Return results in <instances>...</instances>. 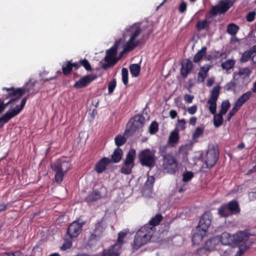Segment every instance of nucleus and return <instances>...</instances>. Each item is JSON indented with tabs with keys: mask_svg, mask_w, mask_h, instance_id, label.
Returning <instances> with one entry per match:
<instances>
[{
	"mask_svg": "<svg viewBox=\"0 0 256 256\" xmlns=\"http://www.w3.org/2000/svg\"><path fill=\"white\" fill-rule=\"evenodd\" d=\"M236 84L234 80H232L229 83H228L224 86L226 90H234L236 87Z\"/></svg>",
	"mask_w": 256,
	"mask_h": 256,
	"instance_id": "nucleus-55",
	"label": "nucleus"
},
{
	"mask_svg": "<svg viewBox=\"0 0 256 256\" xmlns=\"http://www.w3.org/2000/svg\"><path fill=\"white\" fill-rule=\"evenodd\" d=\"M110 162V160L108 158H102L96 165V170L98 173H102L106 170V166Z\"/></svg>",
	"mask_w": 256,
	"mask_h": 256,
	"instance_id": "nucleus-25",
	"label": "nucleus"
},
{
	"mask_svg": "<svg viewBox=\"0 0 256 256\" xmlns=\"http://www.w3.org/2000/svg\"><path fill=\"white\" fill-rule=\"evenodd\" d=\"M214 83V80L212 78H210L206 82V85L208 86H212Z\"/></svg>",
	"mask_w": 256,
	"mask_h": 256,
	"instance_id": "nucleus-63",
	"label": "nucleus"
},
{
	"mask_svg": "<svg viewBox=\"0 0 256 256\" xmlns=\"http://www.w3.org/2000/svg\"><path fill=\"white\" fill-rule=\"evenodd\" d=\"M220 242L222 243L221 238H220L218 237H214L209 239L206 242L204 248H200L198 250V254H200L205 250H214L216 246L218 245Z\"/></svg>",
	"mask_w": 256,
	"mask_h": 256,
	"instance_id": "nucleus-18",
	"label": "nucleus"
},
{
	"mask_svg": "<svg viewBox=\"0 0 256 256\" xmlns=\"http://www.w3.org/2000/svg\"><path fill=\"white\" fill-rule=\"evenodd\" d=\"M230 106V104L228 100H225L222 102L220 106V110L219 112L224 115L226 114Z\"/></svg>",
	"mask_w": 256,
	"mask_h": 256,
	"instance_id": "nucleus-38",
	"label": "nucleus"
},
{
	"mask_svg": "<svg viewBox=\"0 0 256 256\" xmlns=\"http://www.w3.org/2000/svg\"><path fill=\"white\" fill-rule=\"evenodd\" d=\"M116 86V79H113V80L111 82H110L108 84V93L112 94Z\"/></svg>",
	"mask_w": 256,
	"mask_h": 256,
	"instance_id": "nucleus-54",
	"label": "nucleus"
},
{
	"mask_svg": "<svg viewBox=\"0 0 256 256\" xmlns=\"http://www.w3.org/2000/svg\"><path fill=\"white\" fill-rule=\"evenodd\" d=\"M194 68V65L192 62L188 59L184 60L182 63V68L180 69L181 76L186 78Z\"/></svg>",
	"mask_w": 256,
	"mask_h": 256,
	"instance_id": "nucleus-19",
	"label": "nucleus"
},
{
	"mask_svg": "<svg viewBox=\"0 0 256 256\" xmlns=\"http://www.w3.org/2000/svg\"><path fill=\"white\" fill-rule=\"evenodd\" d=\"M252 56V54L250 50L244 52L241 58L240 61L243 62H248Z\"/></svg>",
	"mask_w": 256,
	"mask_h": 256,
	"instance_id": "nucleus-49",
	"label": "nucleus"
},
{
	"mask_svg": "<svg viewBox=\"0 0 256 256\" xmlns=\"http://www.w3.org/2000/svg\"><path fill=\"white\" fill-rule=\"evenodd\" d=\"M210 70L209 66H202L200 68V72L198 73V81L199 82H204L206 77L207 76L208 72Z\"/></svg>",
	"mask_w": 256,
	"mask_h": 256,
	"instance_id": "nucleus-28",
	"label": "nucleus"
},
{
	"mask_svg": "<svg viewBox=\"0 0 256 256\" xmlns=\"http://www.w3.org/2000/svg\"><path fill=\"white\" fill-rule=\"evenodd\" d=\"M250 234L246 232H239L233 236L228 233L224 232L221 235L222 244L224 245L230 244L232 242L240 243L247 241Z\"/></svg>",
	"mask_w": 256,
	"mask_h": 256,
	"instance_id": "nucleus-6",
	"label": "nucleus"
},
{
	"mask_svg": "<svg viewBox=\"0 0 256 256\" xmlns=\"http://www.w3.org/2000/svg\"><path fill=\"white\" fill-rule=\"evenodd\" d=\"M122 80L125 86L128 83V70L126 68H122Z\"/></svg>",
	"mask_w": 256,
	"mask_h": 256,
	"instance_id": "nucleus-46",
	"label": "nucleus"
},
{
	"mask_svg": "<svg viewBox=\"0 0 256 256\" xmlns=\"http://www.w3.org/2000/svg\"><path fill=\"white\" fill-rule=\"evenodd\" d=\"M140 66L139 64H132L130 66V70L131 74L134 77L139 76L140 70Z\"/></svg>",
	"mask_w": 256,
	"mask_h": 256,
	"instance_id": "nucleus-31",
	"label": "nucleus"
},
{
	"mask_svg": "<svg viewBox=\"0 0 256 256\" xmlns=\"http://www.w3.org/2000/svg\"><path fill=\"white\" fill-rule=\"evenodd\" d=\"M220 88L221 87L218 85L214 86L212 90L210 98L207 102V104L209 105L210 112L212 114L216 113V101L220 95Z\"/></svg>",
	"mask_w": 256,
	"mask_h": 256,
	"instance_id": "nucleus-13",
	"label": "nucleus"
},
{
	"mask_svg": "<svg viewBox=\"0 0 256 256\" xmlns=\"http://www.w3.org/2000/svg\"><path fill=\"white\" fill-rule=\"evenodd\" d=\"M116 144L118 146H120L125 144L126 142V138L123 136L118 135L114 138Z\"/></svg>",
	"mask_w": 256,
	"mask_h": 256,
	"instance_id": "nucleus-41",
	"label": "nucleus"
},
{
	"mask_svg": "<svg viewBox=\"0 0 256 256\" xmlns=\"http://www.w3.org/2000/svg\"><path fill=\"white\" fill-rule=\"evenodd\" d=\"M145 123V118L142 115L138 114L134 118L132 122H130L129 128L125 130L124 134L127 136L133 134L137 130L142 128Z\"/></svg>",
	"mask_w": 256,
	"mask_h": 256,
	"instance_id": "nucleus-11",
	"label": "nucleus"
},
{
	"mask_svg": "<svg viewBox=\"0 0 256 256\" xmlns=\"http://www.w3.org/2000/svg\"><path fill=\"white\" fill-rule=\"evenodd\" d=\"M232 6V2L221 0L216 5L212 6L209 12L212 16H216L218 14H224Z\"/></svg>",
	"mask_w": 256,
	"mask_h": 256,
	"instance_id": "nucleus-14",
	"label": "nucleus"
},
{
	"mask_svg": "<svg viewBox=\"0 0 256 256\" xmlns=\"http://www.w3.org/2000/svg\"><path fill=\"white\" fill-rule=\"evenodd\" d=\"M8 96H16V98H12L8 102L4 104V109L6 108V106H8L9 104L16 102L17 101L20 99V97H18V95H14L13 94V92L11 94H8Z\"/></svg>",
	"mask_w": 256,
	"mask_h": 256,
	"instance_id": "nucleus-53",
	"label": "nucleus"
},
{
	"mask_svg": "<svg viewBox=\"0 0 256 256\" xmlns=\"http://www.w3.org/2000/svg\"><path fill=\"white\" fill-rule=\"evenodd\" d=\"M84 224L85 222H78L74 221L72 222L68 228V235L70 238L77 237L81 232L82 227Z\"/></svg>",
	"mask_w": 256,
	"mask_h": 256,
	"instance_id": "nucleus-17",
	"label": "nucleus"
},
{
	"mask_svg": "<svg viewBox=\"0 0 256 256\" xmlns=\"http://www.w3.org/2000/svg\"><path fill=\"white\" fill-rule=\"evenodd\" d=\"M198 108L196 105H194L187 109V112L190 114H194L197 111Z\"/></svg>",
	"mask_w": 256,
	"mask_h": 256,
	"instance_id": "nucleus-58",
	"label": "nucleus"
},
{
	"mask_svg": "<svg viewBox=\"0 0 256 256\" xmlns=\"http://www.w3.org/2000/svg\"><path fill=\"white\" fill-rule=\"evenodd\" d=\"M28 96L24 98L20 103V106H16V109L8 110L4 115L0 118V128L4 124L8 122L10 120L18 114L24 108Z\"/></svg>",
	"mask_w": 256,
	"mask_h": 256,
	"instance_id": "nucleus-9",
	"label": "nucleus"
},
{
	"mask_svg": "<svg viewBox=\"0 0 256 256\" xmlns=\"http://www.w3.org/2000/svg\"><path fill=\"white\" fill-rule=\"evenodd\" d=\"M106 228V224L102 220L97 222L94 226V229L90 232L88 242L93 244L98 242L103 236Z\"/></svg>",
	"mask_w": 256,
	"mask_h": 256,
	"instance_id": "nucleus-10",
	"label": "nucleus"
},
{
	"mask_svg": "<svg viewBox=\"0 0 256 256\" xmlns=\"http://www.w3.org/2000/svg\"><path fill=\"white\" fill-rule=\"evenodd\" d=\"M186 121L184 119L178 120L176 124V128L174 129H178V132L180 130H184L186 128Z\"/></svg>",
	"mask_w": 256,
	"mask_h": 256,
	"instance_id": "nucleus-42",
	"label": "nucleus"
},
{
	"mask_svg": "<svg viewBox=\"0 0 256 256\" xmlns=\"http://www.w3.org/2000/svg\"><path fill=\"white\" fill-rule=\"evenodd\" d=\"M122 39H119L115 42L114 45L106 52V56L104 57V63L102 64V68L106 70L107 68L113 66L120 58H116L117 50L118 46L122 43Z\"/></svg>",
	"mask_w": 256,
	"mask_h": 256,
	"instance_id": "nucleus-5",
	"label": "nucleus"
},
{
	"mask_svg": "<svg viewBox=\"0 0 256 256\" xmlns=\"http://www.w3.org/2000/svg\"><path fill=\"white\" fill-rule=\"evenodd\" d=\"M71 164L66 158H60L56 160L52 165L55 172L54 180L58 183H60L64 180V176L70 168Z\"/></svg>",
	"mask_w": 256,
	"mask_h": 256,
	"instance_id": "nucleus-3",
	"label": "nucleus"
},
{
	"mask_svg": "<svg viewBox=\"0 0 256 256\" xmlns=\"http://www.w3.org/2000/svg\"><path fill=\"white\" fill-rule=\"evenodd\" d=\"M167 148H168V145L161 146L159 148V152L162 158H163L164 156L167 155V154H166Z\"/></svg>",
	"mask_w": 256,
	"mask_h": 256,
	"instance_id": "nucleus-57",
	"label": "nucleus"
},
{
	"mask_svg": "<svg viewBox=\"0 0 256 256\" xmlns=\"http://www.w3.org/2000/svg\"><path fill=\"white\" fill-rule=\"evenodd\" d=\"M154 182V176H149L146 182L144 188L146 190H150L153 186Z\"/></svg>",
	"mask_w": 256,
	"mask_h": 256,
	"instance_id": "nucleus-40",
	"label": "nucleus"
},
{
	"mask_svg": "<svg viewBox=\"0 0 256 256\" xmlns=\"http://www.w3.org/2000/svg\"><path fill=\"white\" fill-rule=\"evenodd\" d=\"M204 129L200 127L196 128L194 130L192 138L194 140L198 139L200 136L203 134Z\"/></svg>",
	"mask_w": 256,
	"mask_h": 256,
	"instance_id": "nucleus-44",
	"label": "nucleus"
},
{
	"mask_svg": "<svg viewBox=\"0 0 256 256\" xmlns=\"http://www.w3.org/2000/svg\"><path fill=\"white\" fill-rule=\"evenodd\" d=\"M194 98V96L186 94L184 96V100L186 103H191Z\"/></svg>",
	"mask_w": 256,
	"mask_h": 256,
	"instance_id": "nucleus-60",
	"label": "nucleus"
},
{
	"mask_svg": "<svg viewBox=\"0 0 256 256\" xmlns=\"http://www.w3.org/2000/svg\"><path fill=\"white\" fill-rule=\"evenodd\" d=\"M7 205L4 204H0V212L4 210L6 208Z\"/></svg>",
	"mask_w": 256,
	"mask_h": 256,
	"instance_id": "nucleus-64",
	"label": "nucleus"
},
{
	"mask_svg": "<svg viewBox=\"0 0 256 256\" xmlns=\"http://www.w3.org/2000/svg\"><path fill=\"white\" fill-rule=\"evenodd\" d=\"M197 121V118L194 116H192L190 118L189 120V124L192 126H195Z\"/></svg>",
	"mask_w": 256,
	"mask_h": 256,
	"instance_id": "nucleus-62",
	"label": "nucleus"
},
{
	"mask_svg": "<svg viewBox=\"0 0 256 256\" xmlns=\"http://www.w3.org/2000/svg\"><path fill=\"white\" fill-rule=\"evenodd\" d=\"M256 14V13L255 12H249L246 16L247 20L249 22L253 21L254 19Z\"/></svg>",
	"mask_w": 256,
	"mask_h": 256,
	"instance_id": "nucleus-59",
	"label": "nucleus"
},
{
	"mask_svg": "<svg viewBox=\"0 0 256 256\" xmlns=\"http://www.w3.org/2000/svg\"><path fill=\"white\" fill-rule=\"evenodd\" d=\"M158 124L156 122H153L149 127V132L151 134H154L158 131Z\"/></svg>",
	"mask_w": 256,
	"mask_h": 256,
	"instance_id": "nucleus-47",
	"label": "nucleus"
},
{
	"mask_svg": "<svg viewBox=\"0 0 256 256\" xmlns=\"http://www.w3.org/2000/svg\"><path fill=\"white\" fill-rule=\"evenodd\" d=\"M80 64L85 69L88 71H91L92 70V68L90 62L86 59H84L79 62Z\"/></svg>",
	"mask_w": 256,
	"mask_h": 256,
	"instance_id": "nucleus-50",
	"label": "nucleus"
},
{
	"mask_svg": "<svg viewBox=\"0 0 256 256\" xmlns=\"http://www.w3.org/2000/svg\"><path fill=\"white\" fill-rule=\"evenodd\" d=\"M161 167L164 172L170 174H175L178 170V163L177 158L172 154L163 156Z\"/></svg>",
	"mask_w": 256,
	"mask_h": 256,
	"instance_id": "nucleus-4",
	"label": "nucleus"
},
{
	"mask_svg": "<svg viewBox=\"0 0 256 256\" xmlns=\"http://www.w3.org/2000/svg\"><path fill=\"white\" fill-rule=\"evenodd\" d=\"M218 212L221 217L226 218L230 216V213H229L226 204L222 205L218 208Z\"/></svg>",
	"mask_w": 256,
	"mask_h": 256,
	"instance_id": "nucleus-32",
	"label": "nucleus"
},
{
	"mask_svg": "<svg viewBox=\"0 0 256 256\" xmlns=\"http://www.w3.org/2000/svg\"><path fill=\"white\" fill-rule=\"evenodd\" d=\"M251 72L252 71L249 68H240L238 72L237 73V74L240 76H244V78H246L247 80H248L249 76L251 74Z\"/></svg>",
	"mask_w": 256,
	"mask_h": 256,
	"instance_id": "nucleus-39",
	"label": "nucleus"
},
{
	"mask_svg": "<svg viewBox=\"0 0 256 256\" xmlns=\"http://www.w3.org/2000/svg\"><path fill=\"white\" fill-rule=\"evenodd\" d=\"M194 176V174L191 172H188L183 174L182 180L184 182L190 181Z\"/></svg>",
	"mask_w": 256,
	"mask_h": 256,
	"instance_id": "nucleus-51",
	"label": "nucleus"
},
{
	"mask_svg": "<svg viewBox=\"0 0 256 256\" xmlns=\"http://www.w3.org/2000/svg\"><path fill=\"white\" fill-rule=\"evenodd\" d=\"M136 154V150L130 149L128 152L124 163L120 169V172L125 174L132 172V168L134 166V160Z\"/></svg>",
	"mask_w": 256,
	"mask_h": 256,
	"instance_id": "nucleus-12",
	"label": "nucleus"
},
{
	"mask_svg": "<svg viewBox=\"0 0 256 256\" xmlns=\"http://www.w3.org/2000/svg\"><path fill=\"white\" fill-rule=\"evenodd\" d=\"M122 151L121 148H117L114 151V154L111 156L110 162L115 163L119 162L122 158Z\"/></svg>",
	"mask_w": 256,
	"mask_h": 256,
	"instance_id": "nucleus-27",
	"label": "nucleus"
},
{
	"mask_svg": "<svg viewBox=\"0 0 256 256\" xmlns=\"http://www.w3.org/2000/svg\"><path fill=\"white\" fill-rule=\"evenodd\" d=\"M128 232L126 230L120 232L118 233V236L117 240V242L116 244H120L121 247L124 242V238L126 236Z\"/></svg>",
	"mask_w": 256,
	"mask_h": 256,
	"instance_id": "nucleus-45",
	"label": "nucleus"
},
{
	"mask_svg": "<svg viewBox=\"0 0 256 256\" xmlns=\"http://www.w3.org/2000/svg\"><path fill=\"white\" fill-rule=\"evenodd\" d=\"M72 64L70 62H68L66 65L62 66V70L63 74L65 75L70 74L72 70Z\"/></svg>",
	"mask_w": 256,
	"mask_h": 256,
	"instance_id": "nucleus-43",
	"label": "nucleus"
},
{
	"mask_svg": "<svg viewBox=\"0 0 256 256\" xmlns=\"http://www.w3.org/2000/svg\"><path fill=\"white\" fill-rule=\"evenodd\" d=\"M142 32V30L139 23H135L126 30L124 36H128L130 38L126 43L124 50L121 54L124 52L131 51L138 45L140 40H136V38Z\"/></svg>",
	"mask_w": 256,
	"mask_h": 256,
	"instance_id": "nucleus-1",
	"label": "nucleus"
},
{
	"mask_svg": "<svg viewBox=\"0 0 256 256\" xmlns=\"http://www.w3.org/2000/svg\"><path fill=\"white\" fill-rule=\"evenodd\" d=\"M187 4L186 2L182 1L178 7V11L180 13H184L186 9Z\"/></svg>",
	"mask_w": 256,
	"mask_h": 256,
	"instance_id": "nucleus-56",
	"label": "nucleus"
},
{
	"mask_svg": "<svg viewBox=\"0 0 256 256\" xmlns=\"http://www.w3.org/2000/svg\"><path fill=\"white\" fill-rule=\"evenodd\" d=\"M228 208L230 216L232 214H236L240 212V208L238 202L236 200H233L226 204Z\"/></svg>",
	"mask_w": 256,
	"mask_h": 256,
	"instance_id": "nucleus-23",
	"label": "nucleus"
},
{
	"mask_svg": "<svg viewBox=\"0 0 256 256\" xmlns=\"http://www.w3.org/2000/svg\"><path fill=\"white\" fill-rule=\"evenodd\" d=\"M72 246V242L70 240H66L64 244L60 246V250H65L70 248Z\"/></svg>",
	"mask_w": 256,
	"mask_h": 256,
	"instance_id": "nucleus-52",
	"label": "nucleus"
},
{
	"mask_svg": "<svg viewBox=\"0 0 256 256\" xmlns=\"http://www.w3.org/2000/svg\"><path fill=\"white\" fill-rule=\"evenodd\" d=\"M36 82H31L30 80L27 83L26 86L22 88H18L13 91L14 95H18V97H21L24 93L28 92V96L30 94H34L37 93L39 88H34V85Z\"/></svg>",
	"mask_w": 256,
	"mask_h": 256,
	"instance_id": "nucleus-15",
	"label": "nucleus"
},
{
	"mask_svg": "<svg viewBox=\"0 0 256 256\" xmlns=\"http://www.w3.org/2000/svg\"><path fill=\"white\" fill-rule=\"evenodd\" d=\"M153 234L154 230L149 225H144L142 227L134 236L133 248L137 250L146 244L150 240Z\"/></svg>",
	"mask_w": 256,
	"mask_h": 256,
	"instance_id": "nucleus-2",
	"label": "nucleus"
},
{
	"mask_svg": "<svg viewBox=\"0 0 256 256\" xmlns=\"http://www.w3.org/2000/svg\"><path fill=\"white\" fill-rule=\"evenodd\" d=\"M214 115V125L216 128H218L223 123L224 119L222 116L224 114L219 112L217 114H215Z\"/></svg>",
	"mask_w": 256,
	"mask_h": 256,
	"instance_id": "nucleus-34",
	"label": "nucleus"
},
{
	"mask_svg": "<svg viewBox=\"0 0 256 256\" xmlns=\"http://www.w3.org/2000/svg\"><path fill=\"white\" fill-rule=\"evenodd\" d=\"M210 24V22L204 19L198 21L196 24V28L198 31H200L202 30L208 29L209 27Z\"/></svg>",
	"mask_w": 256,
	"mask_h": 256,
	"instance_id": "nucleus-35",
	"label": "nucleus"
},
{
	"mask_svg": "<svg viewBox=\"0 0 256 256\" xmlns=\"http://www.w3.org/2000/svg\"><path fill=\"white\" fill-rule=\"evenodd\" d=\"M234 64L235 62L234 60H228L222 62L221 64V66L223 70H228L234 66Z\"/></svg>",
	"mask_w": 256,
	"mask_h": 256,
	"instance_id": "nucleus-37",
	"label": "nucleus"
},
{
	"mask_svg": "<svg viewBox=\"0 0 256 256\" xmlns=\"http://www.w3.org/2000/svg\"><path fill=\"white\" fill-rule=\"evenodd\" d=\"M180 139L179 132L178 129H174L172 130L168 139V144H170L172 146H174L178 142Z\"/></svg>",
	"mask_w": 256,
	"mask_h": 256,
	"instance_id": "nucleus-26",
	"label": "nucleus"
},
{
	"mask_svg": "<svg viewBox=\"0 0 256 256\" xmlns=\"http://www.w3.org/2000/svg\"><path fill=\"white\" fill-rule=\"evenodd\" d=\"M121 248L120 244H115L108 248L104 250L102 252V256H119Z\"/></svg>",
	"mask_w": 256,
	"mask_h": 256,
	"instance_id": "nucleus-21",
	"label": "nucleus"
},
{
	"mask_svg": "<svg viewBox=\"0 0 256 256\" xmlns=\"http://www.w3.org/2000/svg\"><path fill=\"white\" fill-rule=\"evenodd\" d=\"M178 116L177 112L174 110H172L170 112V116L172 119L175 118Z\"/></svg>",
	"mask_w": 256,
	"mask_h": 256,
	"instance_id": "nucleus-61",
	"label": "nucleus"
},
{
	"mask_svg": "<svg viewBox=\"0 0 256 256\" xmlns=\"http://www.w3.org/2000/svg\"><path fill=\"white\" fill-rule=\"evenodd\" d=\"M206 47H202V49L200 50H199L194 56L193 60L194 62H200L202 60V57L206 54Z\"/></svg>",
	"mask_w": 256,
	"mask_h": 256,
	"instance_id": "nucleus-36",
	"label": "nucleus"
},
{
	"mask_svg": "<svg viewBox=\"0 0 256 256\" xmlns=\"http://www.w3.org/2000/svg\"><path fill=\"white\" fill-rule=\"evenodd\" d=\"M240 109V108L234 104V106L228 114L227 120L228 121L230 120L238 112Z\"/></svg>",
	"mask_w": 256,
	"mask_h": 256,
	"instance_id": "nucleus-48",
	"label": "nucleus"
},
{
	"mask_svg": "<svg viewBox=\"0 0 256 256\" xmlns=\"http://www.w3.org/2000/svg\"><path fill=\"white\" fill-rule=\"evenodd\" d=\"M239 29L240 28L237 25L232 23L228 25L226 32L232 36H234Z\"/></svg>",
	"mask_w": 256,
	"mask_h": 256,
	"instance_id": "nucleus-33",
	"label": "nucleus"
},
{
	"mask_svg": "<svg viewBox=\"0 0 256 256\" xmlns=\"http://www.w3.org/2000/svg\"><path fill=\"white\" fill-rule=\"evenodd\" d=\"M219 157L218 148L217 145L212 144L208 147L206 154L204 162L207 168H212L216 163Z\"/></svg>",
	"mask_w": 256,
	"mask_h": 256,
	"instance_id": "nucleus-7",
	"label": "nucleus"
},
{
	"mask_svg": "<svg viewBox=\"0 0 256 256\" xmlns=\"http://www.w3.org/2000/svg\"><path fill=\"white\" fill-rule=\"evenodd\" d=\"M212 216L210 212H206L201 216L196 230H201L206 232L210 226L212 222Z\"/></svg>",
	"mask_w": 256,
	"mask_h": 256,
	"instance_id": "nucleus-16",
	"label": "nucleus"
},
{
	"mask_svg": "<svg viewBox=\"0 0 256 256\" xmlns=\"http://www.w3.org/2000/svg\"><path fill=\"white\" fill-rule=\"evenodd\" d=\"M252 89L241 96L235 102L234 104L240 108L241 107L253 96Z\"/></svg>",
	"mask_w": 256,
	"mask_h": 256,
	"instance_id": "nucleus-22",
	"label": "nucleus"
},
{
	"mask_svg": "<svg viewBox=\"0 0 256 256\" xmlns=\"http://www.w3.org/2000/svg\"><path fill=\"white\" fill-rule=\"evenodd\" d=\"M96 78V76L94 75L88 74L86 76L76 82L74 84V87L76 88H84Z\"/></svg>",
	"mask_w": 256,
	"mask_h": 256,
	"instance_id": "nucleus-20",
	"label": "nucleus"
},
{
	"mask_svg": "<svg viewBox=\"0 0 256 256\" xmlns=\"http://www.w3.org/2000/svg\"><path fill=\"white\" fill-rule=\"evenodd\" d=\"M162 218L163 217L162 214H157L153 217L151 220H150L149 223L146 225H149L150 227H152V228L154 230V226L159 224L162 220Z\"/></svg>",
	"mask_w": 256,
	"mask_h": 256,
	"instance_id": "nucleus-30",
	"label": "nucleus"
},
{
	"mask_svg": "<svg viewBox=\"0 0 256 256\" xmlns=\"http://www.w3.org/2000/svg\"><path fill=\"white\" fill-rule=\"evenodd\" d=\"M155 150L146 148L142 150L138 154V158L142 165L152 168L154 166Z\"/></svg>",
	"mask_w": 256,
	"mask_h": 256,
	"instance_id": "nucleus-8",
	"label": "nucleus"
},
{
	"mask_svg": "<svg viewBox=\"0 0 256 256\" xmlns=\"http://www.w3.org/2000/svg\"><path fill=\"white\" fill-rule=\"evenodd\" d=\"M100 192L98 190H94L85 198V200L87 202H90L100 199Z\"/></svg>",
	"mask_w": 256,
	"mask_h": 256,
	"instance_id": "nucleus-29",
	"label": "nucleus"
},
{
	"mask_svg": "<svg viewBox=\"0 0 256 256\" xmlns=\"http://www.w3.org/2000/svg\"><path fill=\"white\" fill-rule=\"evenodd\" d=\"M206 232L201 230L196 229V232L192 236V242L194 244H198L202 240L203 238L206 236Z\"/></svg>",
	"mask_w": 256,
	"mask_h": 256,
	"instance_id": "nucleus-24",
	"label": "nucleus"
}]
</instances>
